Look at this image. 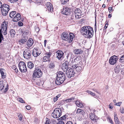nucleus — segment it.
Here are the masks:
<instances>
[{
	"mask_svg": "<svg viewBox=\"0 0 124 124\" xmlns=\"http://www.w3.org/2000/svg\"><path fill=\"white\" fill-rule=\"evenodd\" d=\"M80 32L84 37L88 39L92 38L93 36V30L89 26H85L83 27L81 29Z\"/></svg>",
	"mask_w": 124,
	"mask_h": 124,
	"instance_id": "nucleus-1",
	"label": "nucleus"
},
{
	"mask_svg": "<svg viewBox=\"0 0 124 124\" xmlns=\"http://www.w3.org/2000/svg\"><path fill=\"white\" fill-rule=\"evenodd\" d=\"M57 77L55 80V83L57 85H60L62 84L66 79L64 73L61 71L57 72Z\"/></svg>",
	"mask_w": 124,
	"mask_h": 124,
	"instance_id": "nucleus-2",
	"label": "nucleus"
},
{
	"mask_svg": "<svg viewBox=\"0 0 124 124\" xmlns=\"http://www.w3.org/2000/svg\"><path fill=\"white\" fill-rule=\"evenodd\" d=\"M42 72L39 68V67L36 68L33 73L32 79L35 80L36 78H40L42 76Z\"/></svg>",
	"mask_w": 124,
	"mask_h": 124,
	"instance_id": "nucleus-3",
	"label": "nucleus"
},
{
	"mask_svg": "<svg viewBox=\"0 0 124 124\" xmlns=\"http://www.w3.org/2000/svg\"><path fill=\"white\" fill-rule=\"evenodd\" d=\"M62 111L61 108H55L52 114V116L55 118H58L62 115Z\"/></svg>",
	"mask_w": 124,
	"mask_h": 124,
	"instance_id": "nucleus-4",
	"label": "nucleus"
},
{
	"mask_svg": "<svg viewBox=\"0 0 124 124\" xmlns=\"http://www.w3.org/2000/svg\"><path fill=\"white\" fill-rule=\"evenodd\" d=\"M81 57L78 56L76 58H73L72 62L70 66L72 68H75L76 65H77L81 61Z\"/></svg>",
	"mask_w": 124,
	"mask_h": 124,
	"instance_id": "nucleus-5",
	"label": "nucleus"
},
{
	"mask_svg": "<svg viewBox=\"0 0 124 124\" xmlns=\"http://www.w3.org/2000/svg\"><path fill=\"white\" fill-rule=\"evenodd\" d=\"M18 66L19 70L21 72H24L27 70L26 64L24 62L21 61L20 62Z\"/></svg>",
	"mask_w": 124,
	"mask_h": 124,
	"instance_id": "nucleus-6",
	"label": "nucleus"
},
{
	"mask_svg": "<svg viewBox=\"0 0 124 124\" xmlns=\"http://www.w3.org/2000/svg\"><path fill=\"white\" fill-rule=\"evenodd\" d=\"M55 54L56 58L59 60H62L64 57V54L61 50H58Z\"/></svg>",
	"mask_w": 124,
	"mask_h": 124,
	"instance_id": "nucleus-7",
	"label": "nucleus"
},
{
	"mask_svg": "<svg viewBox=\"0 0 124 124\" xmlns=\"http://www.w3.org/2000/svg\"><path fill=\"white\" fill-rule=\"evenodd\" d=\"M31 53L29 49H26L23 52V56L25 58L30 59L31 58Z\"/></svg>",
	"mask_w": 124,
	"mask_h": 124,
	"instance_id": "nucleus-8",
	"label": "nucleus"
},
{
	"mask_svg": "<svg viewBox=\"0 0 124 124\" xmlns=\"http://www.w3.org/2000/svg\"><path fill=\"white\" fill-rule=\"evenodd\" d=\"M117 60V56L114 55L110 58L109 60V62L111 64L114 65L116 63Z\"/></svg>",
	"mask_w": 124,
	"mask_h": 124,
	"instance_id": "nucleus-9",
	"label": "nucleus"
},
{
	"mask_svg": "<svg viewBox=\"0 0 124 124\" xmlns=\"http://www.w3.org/2000/svg\"><path fill=\"white\" fill-rule=\"evenodd\" d=\"M75 18L76 19H78L81 18L82 12L79 9H76L75 11Z\"/></svg>",
	"mask_w": 124,
	"mask_h": 124,
	"instance_id": "nucleus-10",
	"label": "nucleus"
},
{
	"mask_svg": "<svg viewBox=\"0 0 124 124\" xmlns=\"http://www.w3.org/2000/svg\"><path fill=\"white\" fill-rule=\"evenodd\" d=\"M46 8L49 12H52L53 11V8L52 4L50 2L47 3L46 4Z\"/></svg>",
	"mask_w": 124,
	"mask_h": 124,
	"instance_id": "nucleus-11",
	"label": "nucleus"
},
{
	"mask_svg": "<svg viewBox=\"0 0 124 124\" xmlns=\"http://www.w3.org/2000/svg\"><path fill=\"white\" fill-rule=\"evenodd\" d=\"M70 10V8L68 7L63 8L62 11V13L65 15H69L71 12Z\"/></svg>",
	"mask_w": 124,
	"mask_h": 124,
	"instance_id": "nucleus-12",
	"label": "nucleus"
},
{
	"mask_svg": "<svg viewBox=\"0 0 124 124\" xmlns=\"http://www.w3.org/2000/svg\"><path fill=\"white\" fill-rule=\"evenodd\" d=\"M68 65L69 62L67 61H65L62 64V69L65 72L69 70V68H70L68 67Z\"/></svg>",
	"mask_w": 124,
	"mask_h": 124,
	"instance_id": "nucleus-13",
	"label": "nucleus"
},
{
	"mask_svg": "<svg viewBox=\"0 0 124 124\" xmlns=\"http://www.w3.org/2000/svg\"><path fill=\"white\" fill-rule=\"evenodd\" d=\"M62 38L64 40H67L69 39V34L66 32H63L62 34Z\"/></svg>",
	"mask_w": 124,
	"mask_h": 124,
	"instance_id": "nucleus-14",
	"label": "nucleus"
},
{
	"mask_svg": "<svg viewBox=\"0 0 124 124\" xmlns=\"http://www.w3.org/2000/svg\"><path fill=\"white\" fill-rule=\"evenodd\" d=\"M21 16L20 14L17 13L15 17L12 19V21L14 22L18 21L21 18Z\"/></svg>",
	"mask_w": 124,
	"mask_h": 124,
	"instance_id": "nucleus-15",
	"label": "nucleus"
},
{
	"mask_svg": "<svg viewBox=\"0 0 124 124\" xmlns=\"http://www.w3.org/2000/svg\"><path fill=\"white\" fill-rule=\"evenodd\" d=\"M90 116L91 119L94 121L95 122H96L97 120V116H96L94 113H91L90 114Z\"/></svg>",
	"mask_w": 124,
	"mask_h": 124,
	"instance_id": "nucleus-16",
	"label": "nucleus"
},
{
	"mask_svg": "<svg viewBox=\"0 0 124 124\" xmlns=\"http://www.w3.org/2000/svg\"><path fill=\"white\" fill-rule=\"evenodd\" d=\"M69 39L67 42L69 43H70L72 42L73 40V38L75 37V35L74 33H69Z\"/></svg>",
	"mask_w": 124,
	"mask_h": 124,
	"instance_id": "nucleus-17",
	"label": "nucleus"
},
{
	"mask_svg": "<svg viewBox=\"0 0 124 124\" xmlns=\"http://www.w3.org/2000/svg\"><path fill=\"white\" fill-rule=\"evenodd\" d=\"M5 70L2 68L0 69V72L1 74L2 78L3 79L5 78L6 77V73L5 72Z\"/></svg>",
	"mask_w": 124,
	"mask_h": 124,
	"instance_id": "nucleus-18",
	"label": "nucleus"
},
{
	"mask_svg": "<svg viewBox=\"0 0 124 124\" xmlns=\"http://www.w3.org/2000/svg\"><path fill=\"white\" fill-rule=\"evenodd\" d=\"M34 42L31 38H30L26 43V45L29 48L31 47L33 45Z\"/></svg>",
	"mask_w": 124,
	"mask_h": 124,
	"instance_id": "nucleus-19",
	"label": "nucleus"
},
{
	"mask_svg": "<svg viewBox=\"0 0 124 124\" xmlns=\"http://www.w3.org/2000/svg\"><path fill=\"white\" fill-rule=\"evenodd\" d=\"M38 50L36 48H34L32 52L33 55L34 57H36L39 56L40 54L38 52Z\"/></svg>",
	"mask_w": 124,
	"mask_h": 124,
	"instance_id": "nucleus-20",
	"label": "nucleus"
},
{
	"mask_svg": "<svg viewBox=\"0 0 124 124\" xmlns=\"http://www.w3.org/2000/svg\"><path fill=\"white\" fill-rule=\"evenodd\" d=\"M10 8V7L7 4H4L3 5L2 7V8H1V9L4 10H8V11L9 10Z\"/></svg>",
	"mask_w": 124,
	"mask_h": 124,
	"instance_id": "nucleus-21",
	"label": "nucleus"
},
{
	"mask_svg": "<svg viewBox=\"0 0 124 124\" xmlns=\"http://www.w3.org/2000/svg\"><path fill=\"white\" fill-rule=\"evenodd\" d=\"M74 52L75 54H82L83 51L80 49H76L74 50Z\"/></svg>",
	"mask_w": 124,
	"mask_h": 124,
	"instance_id": "nucleus-22",
	"label": "nucleus"
},
{
	"mask_svg": "<svg viewBox=\"0 0 124 124\" xmlns=\"http://www.w3.org/2000/svg\"><path fill=\"white\" fill-rule=\"evenodd\" d=\"M27 40V39L25 38H23L21 39H20L18 41L19 44L20 45L23 44L24 43L26 42Z\"/></svg>",
	"mask_w": 124,
	"mask_h": 124,
	"instance_id": "nucleus-23",
	"label": "nucleus"
},
{
	"mask_svg": "<svg viewBox=\"0 0 124 124\" xmlns=\"http://www.w3.org/2000/svg\"><path fill=\"white\" fill-rule=\"evenodd\" d=\"M122 67V66H120L117 65V66L114 69V70L115 73H118L119 72L120 70L121 69V67Z\"/></svg>",
	"mask_w": 124,
	"mask_h": 124,
	"instance_id": "nucleus-24",
	"label": "nucleus"
},
{
	"mask_svg": "<svg viewBox=\"0 0 124 124\" xmlns=\"http://www.w3.org/2000/svg\"><path fill=\"white\" fill-rule=\"evenodd\" d=\"M34 66V64L32 62H28V67L30 69H32Z\"/></svg>",
	"mask_w": 124,
	"mask_h": 124,
	"instance_id": "nucleus-25",
	"label": "nucleus"
},
{
	"mask_svg": "<svg viewBox=\"0 0 124 124\" xmlns=\"http://www.w3.org/2000/svg\"><path fill=\"white\" fill-rule=\"evenodd\" d=\"M114 117L115 122L116 124H118L119 123V121L118 118L117 117V115L116 113L115 112L114 113Z\"/></svg>",
	"mask_w": 124,
	"mask_h": 124,
	"instance_id": "nucleus-26",
	"label": "nucleus"
},
{
	"mask_svg": "<svg viewBox=\"0 0 124 124\" xmlns=\"http://www.w3.org/2000/svg\"><path fill=\"white\" fill-rule=\"evenodd\" d=\"M68 69V70L69 71V73L71 74V76H72V77L74 76L75 73L74 72L73 70L71 68H69Z\"/></svg>",
	"mask_w": 124,
	"mask_h": 124,
	"instance_id": "nucleus-27",
	"label": "nucleus"
},
{
	"mask_svg": "<svg viewBox=\"0 0 124 124\" xmlns=\"http://www.w3.org/2000/svg\"><path fill=\"white\" fill-rule=\"evenodd\" d=\"M47 120H46V122L45 124H53L54 123V122H55L54 120H50V119L47 118Z\"/></svg>",
	"mask_w": 124,
	"mask_h": 124,
	"instance_id": "nucleus-28",
	"label": "nucleus"
},
{
	"mask_svg": "<svg viewBox=\"0 0 124 124\" xmlns=\"http://www.w3.org/2000/svg\"><path fill=\"white\" fill-rule=\"evenodd\" d=\"M49 67L50 68L53 69L54 67V61H51L48 65Z\"/></svg>",
	"mask_w": 124,
	"mask_h": 124,
	"instance_id": "nucleus-29",
	"label": "nucleus"
},
{
	"mask_svg": "<svg viewBox=\"0 0 124 124\" xmlns=\"http://www.w3.org/2000/svg\"><path fill=\"white\" fill-rule=\"evenodd\" d=\"M77 65H76L75 69L76 71L77 72H80L82 70V68L80 66H78Z\"/></svg>",
	"mask_w": 124,
	"mask_h": 124,
	"instance_id": "nucleus-30",
	"label": "nucleus"
},
{
	"mask_svg": "<svg viewBox=\"0 0 124 124\" xmlns=\"http://www.w3.org/2000/svg\"><path fill=\"white\" fill-rule=\"evenodd\" d=\"M50 58L49 57L45 56H44L43 58V61L44 62H49L50 61Z\"/></svg>",
	"mask_w": 124,
	"mask_h": 124,
	"instance_id": "nucleus-31",
	"label": "nucleus"
},
{
	"mask_svg": "<svg viewBox=\"0 0 124 124\" xmlns=\"http://www.w3.org/2000/svg\"><path fill=\"white\" fill-rule=\"evenodd\" d=\"M1 10L2 14L3 16H5L7 15L8 11V10H6L2 9Z\"/></svg>",
	"mask_w": 124,
	"mask_h": 124,
	"instance_id": "nucleus-32",
	"label": "nucleus"
},
{
	"mask_svg": "<svg viewBox=\"0 0 124 124\" xmlns=\"http://www.w3.org/2000/svg\"><path fill=\"white\" fill-rule=\"evenodd\" d=\"M5 85L3 81H0V90H2L4 88Z\"/></svg>",
	"mask_w": 124,
	"mask_h": 124,
	"instance_id": "nucleus-33",
	"label": "nucleus"
},
{
	"mask_svg": "<svg viewBox=\"0 0 124 124\" xmlns=\"http://www.w3.org/2000/svg\"><path fill=\"white\" fill-rule=\"evenodd\" d=\"M12 69L14 70L15 72L17 73L18 72V70L16 66L14 65L12 66L11 67Z\"/></svg>",
	"mask_w": 124,
	"mask_h": 124,
	"instance_id": "nucleus-34",
	"label": "nucleus"
},
{
	"mask_svg": "<svg viewBox=\"0 0 124 124\" xmlns=\"http://www.w3.org/2000/svg\"><path fill=\"white\" fill-rule=\"evenodd\" d=\"M16 11L11 12L9 14L10 17L11 18H13L16 14Z\"/></svg>",
	"mask_w": 124,
	"mask_h": 124,
	"instance_id": "nucleus-35",
	"label": "nucleus"
},
{
	"mask_svg": "<svg viewBox=\"0 0 124 124\" xmlns=\"http://www.w3.org/2000/svg\"><path fill=\"white\" fill-rule=\"evenodd\" d=\"M10 35L11 36H14L16 32L14 29H11L10 31Z\"/></svg>",
	"mask_w": 124,
	"mask_h": 124,
	"instance_id": "nucleus-36",
	"label": "nucleus"
},
{
	"mask_svg": "<svg viewBox=\"0 0 124 124\" xmlns=\"http://www.w3.org/2000/svg\"><path fill=\"white\" fill-rule=\"evenodd\" d=\"M107 119L108 121L111 124H114L113 122L110 117H108Z\"/></svg>",
	"mask_w": 124,
	"mask_h": 124,
	"instance_id": "nucleus-37",
	"label": "nucleus"
},
{
	"mask_svg": "<svg viewBox=\"0 0 124 124\" xmlns=\"http://www.w3.org/2000/svg\"><path fill=\"white\" fill-rule=\"evenodd\" d=\"M119 61L120 62H124V55H122L121 57L119 59Z\"/></svg>",
	"mask_w": 124,
	"mask_h": 124,
	"instance_id": "nucleus-38",
	"label": "nucleus"
},
{
	"mask_svg": "<svg viewBox=\"0 0 124 124\" xmlns=\"http://www.w3.org/2000/svg\"><path fill=\"white\" fill-rule=\"evenodd\" d=\"M66 72L67 76L68 78H71V77H72V76H71V74L69 73V71L67 70V71H66Z\"/></svg>",
	"mask_w": 124,
	"mask_h": 124,
	"instance_id": "nucleus-39",
	"label": "nucleus"
},
{
	"mask_svg": "<svg viewBox=\"0 0 124 124\" xmlns=\"http://www.w3.org/2000/svg\"><path fill=\"white\" fill-rule=\"evenodd\" d=\"M52 54V53L50 52H46L45 54V55H46V56L49 57H50H50L51 55Z\"/></svg>",
	"mask_w": 124,
	"mask_h": 124,
	"instance_id": "nucleus-40",
	"label": "nucleus"
},
{
	"mask_svg": "<svg viewBox=\"0 0 124 124\" xmlns=\"http://www.w3.org/2000/svg\"><path fill=\"white\" fill-rule=\"evenodd\" d=\"M61 95V94H59L56 97L54 98V102H55L58 100V98Z\"/></svg>",
	"mask_w": 124,
	"mask_h": 124,
	"instance_id": "nucleus-41",
	"label": "nucleus"
},
{
	"mask_svg": "<svg viewBox=\"0 0 124 124\" xmlns=\"http://www.w3.org/2000/svg\"><path fill=\"white\" fill-rule=\"evenodd\" d=\"M74 98H71L65 100V101L67 102L71 101L74 100Z\"/></svg>",
	"mask_w": 124,
	"mask_h": 124,
	"instance_id": "nucleus-42",
	"label": "nucleus"
},
{
	"mask_svg": "<svg viewBox=\"0 0 124 124\" xmlns=\"http://www.w3.org/2000/svg\"><path fill=\"white\" fill-rule=\"evenodd\" d=\"M17 100L18 101H19L21 103H24V100L22 98H17Z\"/></svg>",
	"mask_w": 124,
	"mask_h": 124,
	"instance_id": "nucleus-43",
	"label": "nucleus"
},
{
	"mask_svg": "<svg viewBox=\"0 0 124 124\" xmlns=\"http://www.w3.org/2000/svg\"><path fill=\"white\" fill-rule=\"evenodd\" d=\"M90 94L93 96L94 98H97L99 97V96L97 95V93H90Z\"/></svg>",
	"mask_w": 124,
	"mask_h": 124,
	"instance_id": "nucleus-44",
	"label": "nucleus"
},
{
	"mask_svg": "<svg viewBox=\"0 0 124 124\" xmlns=\"http://www.w3.org/2000/svg\"><path fill=\"white\" fill-rule=\"evenodd\" d=\"M68 0H61V2L62 4H65Z\"/></svg>",
	"mask_w": 124,
	"mask_h": 124,
	"instance_id": "nucleus-45",
	"label": "nucleus"
},
{
	"mask_svg": "<svg viewBox=\"0 0 124 124\" xmlns=\"http://www.w3.org/2000/svg\"><path fill=\"white\" fill-rule=\"evenodd\" d=\"M67 117V116L66 115H64L60 117V119L61 120H64Z\"/></svg>",
	"mask_w": 124,
	"mask_h": 124,
	"instance_id": "nucleus-46",
	"label": "nucleus"
},
{
	"mask_svg": "<svg viewBox=\"0 0 124 124\" xmlns=\"http://www.w3.org/2000/svg\"><path fill=\"white\" fill-rule=\"evenodd\" d=\"M120 111L122 113H124V108L123 107H121L120 109Z\"/></svg>",
	"mask_w": 124,
	"mask_h": 124,
	"instance_id": "nucleus-47",
	"label": "nucleus"
},
{
	"mask_svg": "<svg viewBox=\"0 0 124 124\" xmlns=\"http://www.w3.org/2000/svg\"><path fill=\"white\" fill-rule=\"evenodd\" d=\"M18 117L19 118V120L20 121H21L22 120L23 117L22 115L21 114L18 116Z\"/></svg>",
	"mask_w": 124,
	"mask_h": 124,
	"instance_id": "nucleus-48",
	"label": "nucleus"
},
{
	"mask_svg": "<svg viewBox=\"0 0 124 124\" xmlns=\"http://www.w3.org/2000/svg\"><path fill=\"white\" fill-rule=\"evenodd\" d=\"M108 10L109 12L110 13H111L113 11L112 7H109L108 8Z\"/></svg>",
	"mask_w": 124,
	"mask_h": 124,
	"instance_id": "nucleus-49",
	"label": "nucleus"
},
{
	"mask_svg": "<svg viewBox=\"0 0 124 124\" xmlns=\"http://www.w3.org/2000/svg\"><path fill=\"white\" fill-rule=\"evenodd\" d=\"M57 124H65V123L62 120H60L59 121Z\"/></svg>",
	"mask_w": 124,
	"mask_h": 124,
	"instance_id": "nucleus-50",
	"label": "nucleus"
},
{
	"mask_svg": "<svg viewBox=\"0 0 124 124\" xmlns=\"http://www.w3.org/2000/svg\"><path fill=\"white\" fill-rule=\"evenodd\" d=\"M80 101L78 100H77L76 101V104L78 106V105H79V104H80Z\"/></svg>",
	"mask_w": 124,
	"mask_h": 124,
	"instance_id": "nucleus-51",
	"label": "nucleus"
},
{
	"mask_svg": "<svg viewBox=\"0 0 124 124\" xmlns=\"http://www.w3.org/2000/svg\"><path fill=\"white\" fill-rule=\"evenodd\" d=\"M11 3H14L17 1L18 0H8Z\"/></svg>",
	"mask_w": 124,
	"mask_h": 124,
	"instance_id": "nucleus-52",
	"label": "nucleus"
},
{
	"mask_svg": "<svg viewBox=\"0 0 124 124\" xmlns=\"http://www.w3.org/2000/svg\"><path fill=\"white\" fill-rule=\"evenodd\" d=\"M83 106V103L81 102L80 101V104H79V105H78V107L80 108H82Z\"/></svg>",
	"mask_w": 124,
	"mask_h": 124,
	"instance_id": "nucleus-53",
	"label": "nucleus"
},
{
	"mask_svg": "<svg viewBox=\"0 0 124 124\" xmlns=\"http://www.w3.org/2000/svg\"><path fill=\"white\" fill-rule=\"evenodd\" d=\"M18 25L20 26H22L23 25V23L21 21H19L18 22Z\"/></svg>",
	"mask_w": 124,
	"mask_h": 124,
	"instance_id": "nucleus-54",
	"label": "nucleus"
},
{
	"mask_svg": "<svg viewBox=\"0 0 124 124\" xmlns=\"http://www.w3.org/2000/svg\"><path fill=\"white\" fill-rule=\"evenodd\" d=\"M26 109L27 110H30L31 107L30 105L26 106H25Z\"/></svg>",
	"mask_w": 124,
	"mask_h": 124,
	"instance_id": "nucleus-55",
	"label": "nucleus"
},
{
	"mask_svg": "<svg viewBox=\"0 0 124 124\" xmlns=\"http://www.w3.org/2000/svg\"><path fill=\"white\" fill-rule=\"evenodd\" d=\"M8 84H7V86H6V88H5V90L4 91V93L6 92L7 91L8 89Z\"/></svg>",
	"mask_w": 124,
	"mask_h": 124,
	"instance_id": "nucleus-56",
	"label": "nucleus"
},
{
	"mask_svg": "<svg viewBox=\"0 0 124 124\" xmlns=\"http://www.w3.org/2000/svg\"><path fill=\"white\" fill-rule=\"evenodd\" d=\"M82 110V109L79 108L78 109L77 111V113L80 114V112Z\"/></svg>",
	"mask_w": 124,
	"mask_h": 124,
	"instance_id": "nucleus-57",
	"label": "nucleus"
},
{
	"mask_svg": "<svg viewBox=\"0 0 124 124\" xmlns=\"http://www.w3.org/2000/svg\"><path fill=\"white\" fill-rule=\"evenodd\" d=\"M41 82V80L40 79H39L38 80L37 82L36 83H37V85H40V83Z\"/></svg>",
	"mask_w": 124,
	"mask_h": 124,
	"instance_id": "nucleus-58",
	"label": "nucleus"
},
{
	"mask_svg": "<svg viewBox=\"0 0 124 124\" xmlns=\"http://www.w3.org/2000/svg\"><path fill=\"white\" fill-rule=\"evenodd\" d=\"M108 24L106 23L105 25V26L104 27V29L103 30H105L107 28L108 26Z\"/></svg>",
	"mask_w": 124,
	"mask_h": 124,
	"instance_id": "nucleus-59",
	"label": "nucleus"
},
{
	"mask_svg": "<svg viewBox=\"0 0 124 124\" xmlns=\"http://www.w3.org/2000/svg\"><path fill=\"white\" fill-rule=\"evenodd\" d=\"M122 102H119L116 103V105L117 106H120L121 105Z\"/></svg>",
	"mask_w": 124,
	"mask_h": 124,
	"instance_id": "nucleus-60",
	"label": "nucleus"
},
{
	"mask_svg": "<svg viewBox=\"0 0 124 124\" xmlns=\"http://www.w3.org/2000/svg\"><path fill=\"white\" fill-rule=\"evenodd\" d=\"M66 124H73V123L71 121H68L67 122Z\"/></svg>",
	"mask_w": 124,
	"mask_h": 124,
	"instance_id": "nucleus-61",
	"label": "nucleus"
},
{
	"mask_svg": "<svg viewBox=\"0 0 124 124\" xmlns=\"http://www.w3.org/2000/svg\"><path fill=\"white\" fill-rule=\"evenodd\" d=\"M84 111L82 110H81V111L80 112V114L81 115H83L84 114Z\"/></svg>",
	"mask_w": 124,
	"mask_h": 124,
	"instance_id": "nucleus-62",
	"label": "nucleus"
},
{
	"mask_svg": "<svg viewBox=\"0 0 124 124\" xmlns=\"http://www.w3.org/2000/svg\"><path fill=\"white\" fill-rule=\"evenodd\" d=\"M121 73L122 74H124V69H122L121 71Z\"/></svg>",
	"mask_w": 124,
	"mask_h": 124,
	"instance_id": "nucleus-63",
	"label": "nucleus"
},
{
	"mask_svg": "<svg viewBox=\"0 0 124 124\" xmlns=\"http://www.w3.org/2000/svg\"><path fill=\"white\" fill-rule=\"evenodd\" d=\"M95 31L96 30L97 28V26H96V20L95 19Z\"/></svg>",
	"mask_w": 124,
	"mask_h": 124,
	"instance_id": "nucleus-64",
	"label": "nucleus"
}]
</instances>
